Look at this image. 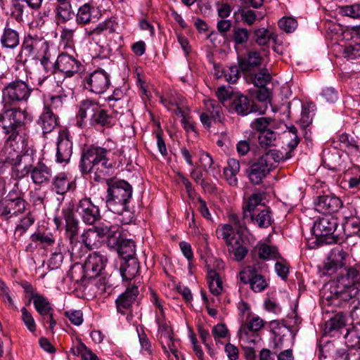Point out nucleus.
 Returning a JSON list of instances; mask_svg holds the SVG:
<instances>
[{
	"mask_svg": "<svg viewBox=\"0 0 360 360\" xmlns=\"http://www.w3.org/2000/svg\"><path fill=\"white\" fill-rule=\"evenodd\" d=\"M30 118L25 110H6L0 113V130L5 135L4 146L0 152V163L11 167L28 154L20 155L25 139L20 135L22 127Z\"/></svg>",
	"mask_w": 360,
	"mask_h": 360,
	"instance_id": "1",
	"label": "nucleus"
},
{
	"mask_svg": "<svg viewBox=\"0 0 360 360\" xmlns=\"http://www.w3.org/2000/svg\"><path fill=\"white\" fill-rule=\"evenodd\" d=\"M108 151L101 147L91 146L83 153L80 169L83 174H94V179L99 181L109 174L112 164L107 158Z\"/></svg>",
	"mask_w": 360,
	"mask_h": 360,
	"instance_id": "2",
	"label": "nucleus"
},
{
	"mask_svg": "<svg viewBox=\"0 0 360 360\" xmlns=\"http://www.w3.org/2000/svg\"><path fill=\"white\" fill-rule=\"evenodd\" d=\"M333 292L344 301L356 299L360 302L359 272L353 267L345 269V273L338 276Z\"/></svg>",
	"mask_w": 360,
	"mask_h": 360,
	"instance_id": "3",
	"label": "nucleus"
},
{
	"mask_svg": "<svg viewBox=\"0 0 360 360\" xmlns=\"http://www.w3.org/2000/svg\"><path fill=\"white\" fill-rule=\"evenodd\" d=\"M132 195L131 186L125 181H117L109 185L107 205L115 213L130 214L127 210V204Z\"/></svg>",
	"mask_w": 360,
	"mask_h": 360,
	"instance_id": "4",
	"label": "nucleus"
},
{
	"mask_svg": "<svg viewBox=\"0 0 360 360\" xmlns=\"http://www.w3.org/2000/svg\"><path fill=\"white\" fill-rule=\"evenodd\" d=\"M107 261L105 255L99 252H94L89 254L83 264L76 263L73 265L71 276L77 281L94 278L101 274Z\"/></svg>",
	"mask_w": 360,
	"mask_h": 360,
	"instance_id": "5",
	"label": "nucleus"
},
{
	"mask_svg": "<svg viewBox=\"0 0 360 360\" xmlns=\"http://www.w3.org/2000/svg\"><path fill=\"white\" fill-rule=\"evenodd\" d=\"M32 89L29 84L20 79H16L7 84L2 89V102L4 110L17 103L27 101L31 96ZM14 108L13 109H15ZM19 109V108H16ZM8 108L7 110H10ZM20 110H22L20 108Z\"/></svg>",
	"mask_w": 360,
	"mask_h": 360,
	"instance_id": "6",
	"label": "nucleus"
},
{
	"mask_svg": "<svg viewBox=\"0 0 360 360\" xmlns=\"http://www.w3.org/2000/svg\"><path fill=\"white\" fill-rule=\"evenodd\" d=\"M283 159V157H280L276 150L267 151L250 167L248 173L249 179L254 184H259L275 164Z\"/></svg>",
	"mask_w": 360,
	"mask_h": 360,
	"instance_id": "7",
	"label": "nucleus"
},
{
	"mask_svg": "<svg viewBox=\"0 0 360 360\" xmlns=\"http://www.w3.org/2000/svg\"><path fill=\"white\" fill-rule=\"evenodd\" d=\"M338 219L330 214H325L314 222L311 233L319 245L335 243L337 238L333 233L338 227Z\"/></svg>",
	"mask_w": 360,
	"mask_h": 360,
	"instance_id": "8",
	"label": "nucleus"
},
{
	"mask_svg": "<svg viewBox=\"0 0 360 360\" xmlns=\"http://www.w3.org/2000/svg\"><path fill=\"white\" fill-rule=\"evenodd\" d=\"M82 84L85 89L96 94H101L110 86V75L103 70H96L84 75Z\"/></svg>",
	"mask_w": 360,
	"mask_h": 360,
	"instance_id": "9",
	"label": "nucleus"
},
{
	"mask_svg": "<svg viewBox=\"0 0 360 360\" xmlns=\"http://www.w3.org/2000/svg\"><path fill=\"white\" fill-rule=\"evenodd\" d=\"M240 280L244 284H249L250 288L255 292H262L268 286L264 276L259 274L253 266H248L240 272Z\"/></svg>",
	"mask_w": 360,
	"mask_h": 360,
	"instance_id": "10",
	"label": "nucleus"
},
{
	"mask_svg": "<svg viewBox=\"0 0 360 360\" xmlns=\"http://www.w3.org/2000/svg\"><path fill=\"white\" fill-rule=\"evenodd\" d=\"M264 321L262 319L257 316H253L240 327L238 330L240 340L246 343L255 344L258 339L257 333L264 327Z\"/></svg>",
	"mask_w": 360,
	"mask_h": 360,
	"instance_id": "11",
	"label": "nucleus"
},
{
	"mask_svg": "<svg viewBox=\"0 0 360 360\" xmlns=\"http://www.w3.org/2000/svg\"><path fill=\"white\" fill-rule=\"evenodd\" d=\"M22 48L29 57L35 59L37 56H40V54L46 53L49 46L48 42L44 39L28 34L24 39Z\"/></svg>",
	"mask_w": 360,
	"mask_h": 360,
	"instance_id": "12",
	"label": "nucleus"
},
{
	"mask_svg": "<svg viewBox=\"0 0 360 360\" xmlns=\"http://www.w3.org/2000/svg\"><path fill=\"white\" fill-rule=\"evenodd\" d=\"M77 212L86 224H93L100 218V211L91 200L84 198L79 200L76 208Z\"/></svg>",
	"mask_w": 360,
	"mask_h": 360,
	"instance_id": "13",
	"label": "nucleus"
},
{
	"mask_svg": "<svg viewBox=\"0 0 360 360\" xmlns=\"http://www.w3.org/2000/svg\"><path fill=\"white\" fill-rule=\"evenodd\" d=\"M75 187V181L65 172L56 175L51 183V190L62 196L68 191H74Z\"/></svg>",
	"mask_w": 360,
	"mask_h": 360,
	"instance_id": "14",
	"label": "nucleus"
},
{
	"mask_svg": "<svg viewBox=\"0 0 360 360\" xmlns=\"http://www.w3.org/2000/svg\"><path fill=\"white\" fill-rule=\"evenodd\" d=\"M43 1L44 0H11L12 14L17 21H22L27 7L37 11L41 6Z\"/></svg>",
	"mask_w": 360,
	"mask_h": 360,
	"instance_id": "15",
	"label": "nucleus"
},
{
	"mask_svg": "<svg viewBox=\"0 0 360 360\" xmlns=\"http://www.w3.org/2000/svg\"><path fill=\"white\" fill-rule=\"evenodd\" d=\"M238 67L241 71L249 72L262 66L264 59L261 56L259 52L250 51L248 52L245 56L238 58Z\"/></svg>",
	"mask_w": 360,
	"mask_h": 360,
	"instance_id": "16",
	"label": "nucleus"
},
{
	"mask_svg": "<svg viewBox=\"0 0 360 360\" xmlns=\"http://www.w3.org/2000/svg\"><path fill=\"white\" fill-rule=\"evenodd\" d=\"M72 153V144L65 132L59 134L57 142L56 160L60 163H68Z\"/></svg>",
	"mask_w": 360,
	"mask_h": 360,
	"instance_id": "17",
	"label": "nucleus"
},
{
	"mask_svg": "<svg viewBox=\"0 0 360 360\" xmlns=\"http://www.w3.org/2000/svg\"><path fill=\"white\" fill-rule=\"evenodd\" d=\"M56 68L66 77H72L78 72L79 62L73 56L62 53L58 56Z\"/></svg>",
	"mask_w": 360,
	"mask_h": 360,
	"instance_id": "18",
	"label": "nucleus"
},
{
	"mask_svg": "<svg viewBox=\"0 0 360 360\" xmlns=\"http://www.w3.org/2000/svg\"><path fill=\"white\" fill-rule=\"evenodd\" d=\"M98 104V103L89 99L84 100L79 103L77 114V124L79 127H83L87 122L90 123L92 117H94Z\"/></svg>",
	"mask_w": 360,
	"mask_h": 360,
	"instance_id": "19",
	"label": "nucleus"
},
{
	"mask_svg": "<svg viewBox=\"0 0 360 360\" xmlns=\"http://www.w3.org/2000/svg\"><path fill=\"white\" fill-rule=\"evenodd\" d=\"M347 257V254L343 250L333 252L325 263L324 274L331 276L338 269L343 267Z\"/></svg>",
	"mask_w": 360,
	"mask_h": 360,
	"instance_id": "20",
	"label": "nucleus"
},
{
	"mask_svg": "<svg viewBox=\"0 0 360 360\" xmlns=\"http://www.w3.org/2000/svg\"><path fill=\"white\" fill-rule=\"evenodd\" d=\"M138 287L133 285L127 288L126 290L117 298L116 307L120 313L124 314L125 310L130 308L138 295Z\"/></svg>",
	"mask_w": 360,
	"mask_h": 360,
	"instance_id": "21",
	"label": "nucleus"
},
{
	"mask_svg": "<svg viewBox=\"0 0 360 360\" xmlns=\"http://www.w3.org/2000/svg\"><path fill=\"white\" fill-rule=\"evenodd\" d=\"M25 201L24 200H3L0 201V214L6 219L14 215L22 213L25 210Z\"/></svg>",
	"mask_w": 360,
	"mask_h": 360,
	"instance_id": "22",
	"label": "nucleus"
},
{
	"mask_svg": "<svg viewBox=\"0 0 360 360\" xmlns=\"http://www.w3.org/2000/svg\"><path fill=\"white\" fill-rule=\"evenodd\" d=\"M96 231L100 240L107 237L110 243L113 245L119 244L120 227L117 224L109 225L105 223H101L92 227Z\"/></svg>",
	"mask_w": 360,
	"mask_h": 360,
	"instance_id": "23",
	"label": "nucleus"
},
{
	"mask_svg": "<svg viewBox=\"0 0 360 360\" xmlns=\"http://www.w3.org/2000/svg\"><path fill=\"white\" fill-rule=\"evenodd\" d=\"M341 207V200L335 196H321L316 204V210L325 214L335 212Z\"/></svg>",
	"mask_w": 360,
	"mask_h": 360,
	"instance_id": "24",
	"label": "nucleus"
},
{
	"mask_svg": "<svg viewBox=\"0 0 360 360\" xmlns=\"http://www.w3.org/2000/svg\"><path fill=\"white\" fill-rule=\"evenodd\" d=\"M349 208L351 209L349 215H347L345 211L343 212L345 220L342 222V229L348 241L353 238L360 228V219L354 217L356 214V209L354 206H351Z\"/></svg>",
	"mask_w": 360,
	"mask_h": 360,
	"instance_id": "25",
	"label": "nucleus"
},
{
	"mask_svg": "<svg viewBox=\"0 0 360 360\" xmlns=\"http://www.w3.org/2000/svg\"><path fill=\"white\" fill-rule=\"evenodd\" d=\"M51 176V169L43 162H39L35 167H32L30 177L34 184L48 183Z\"/></svg>",
	"mask_w": 360,
	"mask_h": 360,
	"instance_id": "26",
	"label": "nucleus"
},
{
	"mask_svg": "<svg viewBox=\"0 0 360 360\" xmlns=\"http://www.w3.org/2000/svg\"><path fill=\"white\" fill-rule=\"evenodd\" d=\"M0 43L4 49H15L20 44V35L18 32L6 26L0 36Z\"/></svg>",
	"mask_w": 360,
	"mask_h": 360,
	"instance_id": "27",
	"label": "nucleus"
},
{
	"mask_svg": "<svg viewBox=\"0 0 360 360\" xmlns=\"http://www.w3.org/2000/svg\"><path fill=\"white\" fill-rule=\"evenodd\" d=\"M264 198L261 193H254L251 195L245 205L243 206L244 217H250L251 219H254L255 213L261 210L263 205L262 204Z\"/></svg>",
	"mask_w": 360,
	"mask_h": 360,
	"instance_id": "28",
	"label": "nucleus"
},
{
	"mask_svg": "<svg viewBox=\"0 0 360 360\" xmlns=\"http://www.w3.org/2000/svg\"><path fill=\"white\" fill-rule=\"evenodd\" d=\"M63 215L65 221L66 234L70 243H72L78 232V221L75 219L72 210L70 208L63 210Z\"/></svg>",
	"mask_w": 360,
	"mask_h": 360,
	"instance_id": "29",
	"label": "nucleus"
},
{
	"mask_svg": "<svg viewBox=\"0 0 360 360\" xmlns=\"http://www.w3.org/2000/svg\"><path fill=\"white\" fill-rule=\"evenodd\" d=\"M39 124L41 125L44 133L52 131L57 126V118L49 107L44 108V112L39 117Z\"/></svg>",
	"mask_w": 360,
	"mask_h": 360,
	"instance_id": "30",
	"label": "nucleus"
},
{
	"mask_svg": "<svg viewBox=\"0 0 360 360\" xmlns=\"http://www.w3.org/2000/svg\"><path fill=\"white\" fill-rule=\"evenodd\" d=\"M95 6L91 3H85L80 6L76 14V22L79 25H86L92 21Z\"/></svg>",
	"mask_w": 360,
	"mask_h": 360,
	"instance_id": "31",
	"label": "nucleus"
},
{
	"mask_svg": "<svg viewBox=\"0 0 360 360\" xmlns=\"http://www.w3.org/2000/svg\"><path fill=\"white\" fill-rule=\"evenodd\" d=\"M160 342L162 349L167 354L169 360H179L180 354L177 348V341L174 339L173 335L162 338Z\"/></svg>",
	"mask_w": 360,
	"mask_h": 360,
	"instance_id": "32",
	"label": "nucleus"
},
{
	"mask_svg": "<svg viewBox=\"0 0 360 360\" xmlns=\"http://www.w3.org/2000/svg\"><path fill=\"white\" fill-rule=\"evenodd\" d=\"M139 264L136 259L131 258L125 260L121 265L120 274L124 281L133 279L139 272Z\"/></svg>",
	"mask_w": 360,
	"mask_h": 360,
	"instance_id": "33",
	"label": "nucleus"
},
{
	"mask_svg": "<svg viewBox=\"0 0 360 360\" xmlns=\"http://www.w3.org/2000/svg\"><path fill=\"white\" fill-rule=\"evenodd\" d=\"M240 171L239 162L233 158L228 160V165L224 169V174L229 184L231 186H237L238 179L236 175Z\"/></svg>",
	"mask_w": 360,
	"mask_h": 360,
	"instance_id": "34",
	"label": "nucleus"
},
{
	"mask_svg": "<svg viewBox=\"0 0 360 360\" xmlns=\"http://www.w3.org/2000/svg\"><path fill=\"white\" fill-rule=\"evenodd\" d=\"M28 156H25L23 158L19 160V162L11 166L12 168V176L15 179H21L25 176L31 174L32 165L27 161Z\"/></svg>",
	"mask_w": 360,
	"mask_h": 360,
	"instance_id": "35",
	"label": "nucleus"
},
{
	"mask_svg": "<svg viewBox=\"0 0 360 360\" xmlns=\"http://www.w3.org/2000/svg\"><path fill=\"white\" fill-rule=\"evenodd\" d=\"M346 326V316L342 314H337L326 323L325 332L335 335V333L340 331Z\"/></svg>",
	"mask_w": 360,
	"mask_h": 360,
	"instance_id": "36",
	"label": "nucleus"
},
{
	"mask_svg": "<svg viewBox=\"0 0 360 360\" xmlns=\"http://www.w3.org/2000/svg\"><path fill=\"white\" fill-rule=\"evenodd\" d=\"M207 278L210 292L215 296L220 295L223 285L219 274L216 271L210 269L207 271Z\"/></svg>",
	"mask_w": 360,
	"mask_h": 360,
	"instance_id": "37",
	"label": "nucleus"
},
{
	"mask_svg": "<svg viewBox=\"0 0 360 360\" xmlns=\"http://www.w3.org/2000/svg\"><path fill=\"white\" fill-rule=\"evenodd\" d=\"M82 243L89 250L98 248L102 243L92 228L87 229L81 236Z\"/></svg>",
	"mask_w": 360,
	"mask_h": 360,
	"instance_id": "38",
	"label": "nucleus"
},
{
	"mask_svg": "<svg viewBox=\"0 0 360 360\" xmlns=\"http://www.w3.org/2000/svg\"><path fill=\"white\" fill-rule=\"evenodd\" d=\"M233 18L236 22L243 21L248 25H252L257 19V15L255 11L252 10L239 8L238 11H235Z\"/></svg>",
	"mask_w": 360,
	"mask_h": 360,
	"instance_id": "39",
	"label": "nucleus"
},
{
	"mask_svg": "<svg viewBox=\"0 0 360 360\" xmlns=\"http://www.w3.org/2000/svg\"><path fill=\"white\" fill-rule=\"evenodd\" d=\"M112 118L108 115L105 110L98 104L96 109L94 117H92L90 124L91 125H100V126H110L112 124Z\"/></svg>",
	"mask_w": 360,
	"mask_h": 360,
	"instance_id": "40",
	"label": "nucleus"
},
{
	"mask_svg": "<svg viewBox=\"0 0 360 360\" xmlns=\"http://www.w3.org/2000/svg\"><path fill=\"white\" fill-rule=\"evenodd\" d=\"M231 108L241 115H246L251 111L248 98L243 95L238 96L233 98Z\"/></svg>",
	"mask_w": 360,
	"mask_h": 360,
	"instance_id": "41",
	"label": "nucleus"
},
{
	"mask_svg": "<svg viewBox=\"0 0 360 360\" xmlns=\"http://www.w3.org/2000/svg\"><path fill=\"white\" fill-rule=\"evenodd\" d=\"M32 300L35 309L40 315L45 316L46 314H50V311H53V309L47 299L39 294L34 295Z\"/></svg>",
	"mask_w": 360,
	"mask_h": 360,
	"instance_id": "42",
	"label": "nucleus"
},
{
	"mask_svg": "<svg viewBox=\"0 0 360 360\" xmlns=\"http://www.w3.org/2000/svg\"><path fill=\"white\" fill-rule=\"evenodd\" d=\"M346 344L348 347H355L360 343V321L356 323L351 329L347 330L345 335Z\"/></svg>",
	"mask_w": 360,
	"mask_h": 360,
	"instance_id": "43",
	"label": "nucleus"
},
{
	"mask_svg": "<svg viewBox=\"0 0 360 360\" xmlns=\"http://www.w3.org/2000/svg\"><path fill=\"white\" fill-rule=\"evenodd\" d=\"M257 252L259 258L263 259H276L280 257L277 248L266 243L258 244Z\"/></svg>",
	"mask_w": 360,
	"mask_h": 360,
	"instance_id": "44",
	"label": "nucleus"
},
{
	"mask_svg": "<svg viewBox=\"0 0 360 360\" xmlns=\"http://www.w3.org/2000/svg\"><path fill=\"white\" fill-rule=\"evenodd\" d=\"M251 220L256 223L259 228H267L271 225L273 221L270 210L264 207L255 213L254 219Z\"/></svg>",
	"mask_w": 360,
	"mask_h": 360,
	"instance_id": "45",
	"label": "nucleus"
},
{
	"mask_svg": "<svg viewBox=\"0 0 360 360\" xmlns=\"http://www.w3.org/2000/svg\"><path fill=\"white\" fill-rule=\"evenodd\" d=\"M218 238L223 239L227 245H231L236 239L234 238V231L229 224H221L216 230Z\"/></svg>",
	"mask_w": 360,
	"mask_h": 360,
	"instance_id": "46",
	"label": "nucleus"
},
{
	"mask_svg": "<svg viewBox=\"0 0 360 360\" xmlns=\"http://www.w3.org/2000/svg\"><path fill=\"white\" fill-rule=\"evenodd\" d=\"M344 55L349 60L360 58V34L354 37L352 43L345 48Z\"/></svg>",
	"mask_w": 360,
	"mask_h": 360,
	"instance_id": "47",
	"label": "nucleus"
},
{
	"mask_svg": "<svg viewBox=\"0 0 360 360\" xmlns=\"http://www.w3.org/2000/svg\"><path fill=\"white\" fill-rule=\"evenodd\" d=\"M58 2L59 3L57 6L58 17L62 20V22H66L70 20L72 18L74 13L69 0L58 1Z\"/></svg>",
	"mask_w": 360,
	"mask_h": 360,
	"instance_id": "48",
	"label": "nucleus"
},
{
	"mask_svg": "<svg viewBox=\"0 0 360 360\" xmlns=\"http://www.w3.org/2000/svg\"><path fill=\"white\" fill-rule=\"evenodd\" d=\"M205 110L203 112H207L212 118L217 119V122H221V107L215 101L206 99L204 101Z\"/></svg>",
	"mask_w": 360,
	"mask_h": 360,
	"instance_id": "49",
	"label": "nucleus"
},
{
	"mask_svg": "<svg viewBox=\"0 0 360 360\" xmlns=\"http://www.w3.org/2000/svg\"><path fill=\"white\" fill-rule=\"evenodd\" d=\"M118 250L119 253L127 260L134 258L133 256L135 255L136 245L134 242L131 240H124L120 242Z\"/></svg>",
	"mask_w": 360,
	"mask_h": 360,
	"instance_id": "50",
	"label": "nucleus"
},
{
	"mask_svg": "<svg viewBox=\"0 0 360 360\" xmlns=\"http://www.w3.org/2000/svg\"><path fill=\"white\" fill-rule=\"evenodd\" d=\"M253 84L259 87H263L271 82V75L266 68H262L257 72L251 75Z\"/></svg>",
	"mask_w": 360,
	"mask_h": 360,
	"instance_id": "51",
	"label": "nucleus"
},
{
	"mask_svg": "<svg viewBox=\"0 0 360 360\" xmlns=\"http://www.w3.org/2000/svg\"><path fill=\"white\" fill-rule=\"evenodd\" d=\"M255 35L256 42L260 46L267 44L270 39L276 40V37L274 33L265 28L257 29L255 31Z\"/></svg>",
	"mask_w": 360,
	"mask_h": 360,
	"instance_id": "52",
	"label": "nucleus"
},
{
	"mask_svg": "<svg viewBox=\"0 0 360 360\" xmlns=\"http://www.w3.org/2000/svg\"><path fill=\"white\" fill-rule=\"evenodd\" d=\"M150 300L153 304L155 309V321L156 323L160 321H166L165 307L163 303L159 300L157 294L154 292H151Z\"/></svg>",
	"mask_w": 360,
	"mask_h": 360,
	"instance_id": "53",
	"label": "nucleus"
},
{
	"mask_svg": "<svg viewBox=\"0 0 360 360\" xmlns=\"http://www.w3.org/2000/svg\"><path fill=\"white\" fill-rule=\"evenodd\" d=\"M72 351L75 355H81L82 360H98V356L82 342H79L75 347L72 349Z\"/></svg>",
	"mask_w": 360,
	"mask_h": 360,
	"instance_id": "54",
	"label": "nucleus"
},
{
	"mask_svg": "<svg viewBox=\"0 0 360 360\" xmlns=\"http://www.w3.org/2000/svg\"><path fill=\"white\" fill-rule=\"evenodd\" d=\"M229 247V252L233 253L235 259L241 261L245 258L248 253L246 247L242 245L238 240H236L233 243L228 245Z\"/></svg>",
	"mask_w": 360,
	"mask_h": 360,
	"instance_id": "55",
	"label": "nucleus"
},
{
	"mask_svg": "<svg viewBox=\"0 0 360 360\" xmlns=\"http://www.w3.org/2000/svg\"><path fill=\"white\" fill-rule=\"evenodd\" d=\"M276 139V134L271 130L264 131L258 136L260 146L265 148L274 145Z\"/></svg>",
	"mask_w": 360,
	"mask_h": 360,
	"instance_id": "56",
	"label": "nucleus"
},
{
	"mask_svg": "<svg viewBox=\"0 0 360 360\" xmlns=\"http://www.w3.org/2000/svg\"><path fill=\"white\" fill-rule=\"evenodd\" d=\"M117 25V23L110 19H107L96 25L102 36H108V34L114 33L116 30Z\"/></svg>",
	"mask_w": 360,
	"mask_h": 360,
	"instance_id": "57",
	"label": "nucleus"
},
{
	"mask_svg": "<svg viewBox=\"0 0 360 360\" xmlns=\"http://www.w3.org/2000/svg\"><path fill=\"white\" fill-rule=\"evenodd\" d=\"M65 247L64 245L58 243L57 248L52 252L49 259L50 264L54 267H58L63 260V255L65 252Z\"/></svg>",
	"mask_w": 360,
	"mask_h": 360,
	"instance_id": "58",
	"label": "nucleus"
},
{
	"mask_svg": "<svg viewBox=\"0 0 360 360\" xmlns=\"http://www.w3.org/2000/svg\"><path fill=\"white\" fill-rule=\"evenodd\" d=\"M250 32L246 28L236 27L233 30V40L236 44H243L249 39Z\"/></svg>",
	"mask_w": 360,
	"mask_h": 360,
	"instance_id": "59",
	"label": "nucleus"
},
{
	"mask_svg": "<svg viewBox=\"0 0 360 360\" xmlns=\"http://www.w3.org/2000/svg\"><path fill=\"white\" fill-rule=\"evenodd\" d=\"M278 26L286 33H290L297 27V22L293 18L283 17L278 21Z\"/></svg>",
	"mask_w": 360,
	"mask_h": 360,
	"instance_id": "60",
	"label": "nucleus"
},
{
	"mask_svg": "<svg viewBox=\"0 0 360 360\" xmlns=\"http://www.w3.org/2000/svg\"><path fill=\"white\" fill-rule=\"evenodd\" d=\"M21 313L22 321L27 330L31 333H34L37 330V325L31 313L25 307L21 309Z\"/></svg>",
	"mask_w": 360,
	"mask_h": 360,
	"instance_id": "61",
	"label": "nucleus"
},
{
	"mask_svg": "<svg viewBox=\"0 0 360 360\" xmlns=\"http://www.w3.org/2000/svg\"><path fill=\"white\" fill-rule=\"evenodd\" d=\"M212 335L217 344L221 343V339L229 338V330L226 326L223 323H219L214 326L212 330Z\"/></svg>",
	"mask_w": 360,
	"mask_h": 360,
	"instance_id": "62",
	"label": "nucleus"
},
{
	"mask_svg": "<svg viewBox=\"0 0 360 360\" xmlns=\"http://www.w3.org/2000/svg\"><path fill=\"white\" fill-rule=\"evenodd\" d=\"M340 13L352 18H360V4H354L340 8Z\"/></svg>",
	"mask_w": 360,
	"mask_h": 360,
	"instance_id": "63",
	"label": "nucleus"
},
{
	"mask_svg": "<svg viewBox=\"0 0 360 360\" xmlns=\"http://www.w3.org/2000/svg\"><path fill=\"white\" fill-rule=\"evenodd\" d=\"M65 316L75 326H80L83 321V313L81 310L70 309L65 311Z\"/></svg>",
	"mask_w": 360,
	"mask_h": 360,
	"instance_id": "64",
	"label": "nucleus"
}]
</instances>
